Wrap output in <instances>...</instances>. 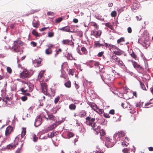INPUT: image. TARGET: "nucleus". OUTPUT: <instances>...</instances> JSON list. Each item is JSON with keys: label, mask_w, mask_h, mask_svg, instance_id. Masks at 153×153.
I'll return each mask as SVG.
<instances>
[{"label": "nucleus", "mask_w": 153, "mask_h": 153, "mask_svg": "<svg viewBox=\"0 0 153 153\" xmlns=\"http://www.w3.org/2000/svg\"><path fill=\"white\" fill-rule=\"evenodd\" d=\"M21 99L22 101L25 102L27 100V97L24 95L21 97Z\"/></svg>", "instance_id": "nucleus-47"}, {"label": "nucleus", "mask_w": 153, "mask_h": 153, "mask_svg": "<svg viewBox=\"0 0 153 153\" xmlns=\"http://www.w3.org/2000/svg\"><path fill=\"white\" fill-rule=\"evenodd\" d=\"M102 112H103V111ZM103 116L105 117V118H108L110 117V116L109 115V114H108L107 113L104 112V111H103Z\"/></svg>", "instance_id": "nucleus-46"}, {"label": "nucleus", "mask_w": 153, "mask_h": 153, "mask_svg": "<svg viewBox=\"0 0 153 153\" xmlns=\"http://www.w3.org/2000/svg\"><path fill=\"white\" fill-rule=\"evenodd\" d=\"M130 55H131V57L133 58L134 59L137 60V55L134 53V52L133 51H132L131 53L130 54Z\"/></svg>", "instance_id": "nucleus-27"}, {"label": "nucleus", "mask_w": 153, "mask_h": 153, "mask_svg": "<svg viewBox=\"0 0 153 153\" xmlns=\"http://www.w3.org/2000/svg\"><path fill=\"white\" fill-rule=\"evenodd\" d=\"M144 62L145 64V69L147 71H148L149 69L147 68H148V63L147 61H146L144 60Z\"/></svg>", "instance_id": "nucleus-42"}, {"label": "nucleus", "mask_w": 153, "mask_h": 153, "mask_svg": "<svg viewBox=\"0 0 153 153\" xmlns=\"http://www.w3.org/2000/svg\"><path fill=\"white\" fill-rule=\"evenodd\" d=\"M39 10L37 9L32 10L30 11V14H33L36 12H38Z\"/></svg>", "instance_id": "nucleus-54"}, {"label": "nucleus", "mask_w": 153, "mask_h": 153, "mask_svg": "<svg viewBox=\"0 0 153 153\" xmlns=\"http://www.w3.org/2000/svg\"><path fill=\"white\" fill-rule=\"evenodd\" d=\"M42 61V59L39 57V59H35V60H33L32 63L33 64L37 63L36 66L34 65L35 67H39V65L41 64V62Z\"/></svg>", "instance_id": "nucleus-7"}, {"label": "nucleus", "mask_w": 153, "mask_h": 153, "mask_svg": "<svg viewBox=\"0 0 153 153\" xmlns=\"http://www.w3.org/2000/svg\"><path fill=\"white\" fill-rule=\"evenodd\" d=\"M134 65H135V68H138L139 67L140 65L137 62H136V63L134 64Z\"/></svg>", "instance_id": "nucleus-64"}, {"label": "nucleus", "mask_w": 153, "mask_h": 153, "mask_svg": "<svg viewBox=\"0 0 153 153\" xmlns=\"http://www.w3.org/2000/svg\"><path fill=\"white\" fill-rule=\"evenodd\" d=\"M21 91L22 93L21 94H22L25 95L27 91V90H24V88L23 87L22 88H20V89L18 91Z\"/></svg>", "instance_id": "nucleus-29"}, {"label": "nucleus", "mask_w": 153, "mask_h": 153, "mask_svg": "<svg viewBox=\"0 0 153 153\" xmlns=\"http://www.w3.org/2000/svg\"><path fill=\"white\" fill-rule=\"evenodd\" d=\"M59 99L60 97L59 96L55 98L54 102L55 104H56L58 102Z\"/></svg>", "instance_id": "nucleus-50"}, {"label": "nucleus", "mask_w": 153, "mask_h": 153, "mask_svg": "<svg viewBox=\"0 0 153 153\" xmlns=\"http://www.w3.org/2000/svg\"><path fill=\"white\" fill-rule=\"evenodd\" d=\"M94 44L95 47H98L99 48L100 47L102 46H104V44H101L100 43V41H95L94 42Z\"/></svg>", "instance_id": "nucleus-13"}, {"label": "nucleus", "mask_w": 153, "mask_h": 153, "mask_svg": "<svg viewBox=\"0 0 153 153\" xmlns=\"http://www.w3.org/2000/svg\"><path fill=\"white\" fill-rule=\"evenodd\" d=\"M47 15L48 16H53L54 15V13L53 12H52L48 11L47 13Z\"/></svg>", "instance_id": "nucleus-56"}, {"label": "nucleus", "mask_w": 153, "mask_h": 153, "mask_svg": "<svg viewBox=\"0 0 153 153\" xmlns=\"http://www.w3.org/2000/svg\"><path fill=\"white\" fill-rule=\"evenodd\" d=\"M125 41V39L124 37H121L119 39H118L117 40V44H119L120 43Z\"/></svg>", "instance_id": "nucleus-33"}, {"label": "nucleus", "mask_w": 153, "mask_h": 153, "mask_svg": "<svg viewBox=\"0 0 153 153\" xmlns=\"http://www.w3.org/2000/svg\"><path fill=\"white\" fill-rule=\"evenodd\" d=\"M52 52V50H49L48 49H46L45 51V53L47 55H49L51 54Z\"/></svg>", "instance_id": "nucleus-26"}, {"label": "nucleus", "mask_w": 153, "mask_h": 153, "mask_svg": "<svg viewBox=\"0 0 153 153\" xmlns=\"http://www.w3.org/2000/svg\"><path fill=\"white\" fill-rule=\"evenodd\" d=\"M9 27H10V28L11 29H14L16 27L15 25L14 24H12L10 25V26H9Z\"/></svg>", "instance_id": "nucleus-59"}, {"label": "nucleus", "mask_w": 153, "mask_h": 153, "mask_svg": "<svg viewBox=\"0 0 153 153\" xmlns=\"http://www.w3.org/2000/svg\"><path fill=\"white\" fill-rule=\"evenodd\" d=\"M32 34L36 37H37L39 35V33L35 29L33 30Z\"/></svg>", "instance_id": "nucleus-25"}, {"label": "nucleus", "mask_w": 153, "mask_h": 153, "mask_svg": "<svg viewBox=\"0 0 153 153\" xmlns=\"http://www.w3.org/2000/svg\"><path fill=\"white\" fill-rule=\"evenodd\" d=\"M64 85L66 87L68 88H70L71 86V83L70 81L69 80H68L64 83Z\"/></svg>", "instance_id": "nucleus-19"}, {"label": "nucleus", "mask_w": 153, "mask_h": 153, "mask_svg": "<svg viewBox=\"0 0 153 153\" xmlns=\"http://www.w3.org/2000/svg\"><path fill=\"white\" fill-rule=\"evenodd\" d=\"M11 145V144H9L8 145H7L6 146L5 148H4V149H3V148H2L1 149V150L2 151L4 150H5L6 149H10V146Z\"/></svg>", "instance_id": "nucleus-43"}, {"label": "nucleus", "mask_w": 153, "mask_h": 153, "mask_svg": "<svg viewBox=\"0 0 153 153\" xmlns=\"http://www.w3.org/2000/svg\"><path fill=\"white\" fill-rule=\"evenodd\" d=\"M51 130V129L49 127H48L46 129L43 130L42 131V133L44 134L45 133H47Z\"/></svg>", "instance_id": "nucleus-28"}, {"label": "nucleus", "mask_w": 153, "mask_h": 153, "mask_svg": "<svg viewBox=\"0 0 153 153\" xmlns=\"http://www.w3.org/2000/svg\"><path fill=\"white\" fill-rule=\"evenodd\" d=\"M125 6L120 7V8H118L117 10L118 11V14L119 15L122 12L124 11V8H125Z\"/></svg>", "instance_id": "nucleus-31"}, {"label": "nucleus", "mask_w": 153, "mask_h": 153, "mask_svg": "<svg viewBox=\"0 0 153 153\" xmlns=\"http://www.w3.org/2000/svg\"><path fill=\"white\" fill-rule=\"evenodd\" d=\"M30 44L32 45L33 47H36L37 45V43L34 41H31L30 42Z\"/></svg>", "instance_id": "nucleus-60"}, {"label": "nucleus", "mask_w": 153, "mask_h": 153, "mask_svg": "<svg viewBox=\"0 0 153 153\" xmlns=\"http://www.w3.org/2000/svg\"><path fill=\"white\" fill-rule=\"evenodd\" d=\"M62 43L63 45H68L71 46L72 47L74 46V42L71 40L67 39H64L62 40Z\"/></svg>", "instance_id": "nucleus-5"}, {"label": "nucleus", "mask_w": 153, "mask_h": 153, "mask_svg": "<svg viewBox=\"0 0 153 153\" xmlns=\"http://www.w3.org/2000/svg\"><path fill=\"white\" fill-rule=\"evenodd\" d=\"M64 17L62 16L60 17H59L57 18H56L55 20V22L56 23H59L64 18Z\"/></svg>", "instance_id": "nucleus-18"}, {"label": "nucleus", "mask_w": 153, "mask_h": 153, "mask_svg": "<svg viewBox=\"0 0 153 153\" xmlns=\"http://www.w3.org/2000/svg\"><path fill=\"white\" fill-rule=\"evenodd\" d=\"M96 148L97 149H99L100 152H99V151H96L95 153H103L102 152L101 150L99 148V146H96Z\"/></svg>", "instance_id": "nucleus-55"}, {"label": "nucleus", "mask_w": 153, "mask_h": 153, "mask_svg": "<svg viewBox=\"0 0 153 153\" xmlns=\"http://www.w3.org/2000/svg\"><path fill=\"white\" fill-rule=\"evenodd\" d=\"M13 49V51L15 52L18 53L20 51V48L17 49L16 47H14Z\"/></svg>", "instance_id": "nucleus-58"}, {"label": "nucleus", "mask_w": 153, "mask_h": 153, "mask_svg": "<svg viewBox=\"0 0 153 153\" xmlns=\"http://www.w3.org/2000/svg\"><path fill=\"white\" fill-rule=\"evenodd\" d=\"M149 36H146V37H144V40H143L142 39L141 40V42L143 43L145 45L144 46L146 48V49H147L148 47L150 45L149 44L148 42H149Z\"/></svg>", "instance_id": "nucleus-4"}, {"label": "nucleus", "mask_w": 153, "mask_h": 153, "mask_svg": "<svg viewBox=\"0 0 153 153\" xmlns=\"http://www.w3.org/2000/svg\"><path fill=\"white\" fill-rule=\"evenodd\" d=\"M130 151L129 149L128 148H124L122 150V152L123 153H128Z\"/></svg>", "instance_id": "nucleus-36"}, {"label": "nucleus", "mask_w": 153, "mask_h": 153, "mask_svg": "<svg viewBox=\"0 0 153 153\" xmlns=\"http://www.w3.org/2000/svg\"><path fill=\"white\" fill-rule=\"evenodd\" d=\"M41 88H43L44 89L46 90V91L48 90V85L45 82L40 83Z\"/></svg>", "instance_id": "nucleus-15"}, {"label": "nucleus", "mask_w": 153, "mask_h": 153, "mask_svg": "<svg viewBox=\"0 0 153 153\" xmlns=\"http://www.w3.org/2000/svg\"><path fill=\"white\" fill-rule=\"evenodd\" d=\"M102 33V31L100 30H98L97 31L94 30L92 32H91V35H94L96 38H97L100 37Z\"/></svg>", "instance_id": "nucleus-3"}, {"label": "nucleus", "mask_w": 153, "mask_h": 153, "mask_svg": "<svg viewBox=\"0 0 153 153\" xmlns=\"http://www.w3.org/2000/svg\"><path fill=\"white\" fill-rule=\"evenodd\" d=\"M69 108L71 110H75L76 108V105L75 104H71L69 105Z\"/></svg>", "instance_id": "nucleus-21"}, {"label": "nucleus", "mask_w": 153, "mask_h": 153, "mask_svg": "<svg viewBox=\"0 0 153 153\" xmlns=\"http://www.w3.org/2000/svg\"><path fill=\"white\" fill-rule=\"evenodd\" d=\"M59 30H61L63 31L69 32L70 29V27L69 26H67L61 28H59Z\"/></svg>", "instance_id": "nucleus-11"}, {"label": "nucleus", "mask_w": 153, "mask_h": 153, "mask_svg": "<svg viewBox=\"0 0 153 153\" xmlns=\"http://www.w3.org/2000/svg\"><path fill=\"white\" fill-rule=\"evenodd\" d=\"M104 51H102L101 52H99L97 54V56L98 57H101L104 54Z\"/></svg>", "instance_id": "nucleus-53"}, {"label": "nucleus", "mask_w": 153, "mask_h": 153, "mask_svg": "<svg viewBox=\"0 0 153 153\" xmlns=\"http://www.w3.org/2000/svg\"><path fill=\"white\" fill-rule=\"evenodd\" d=\"M78 33L80 36V37H82L83 36V32L81 30H79L78 32Z\"/></svg>", "instance_id": "nucleus-57"}, {"label": "nucleus", "mask_w": 153, "mask_h": 153, "mask_svg": "<svg viewBox=\"0 0 153 153\" xmlns=\"http://www.w3.org/2000/svg\"><path fill=\"white\" fill-rule=\"evenodd\" d=\"M38 140V137L35 134H34L33 136V141L34 142H36Z\"/></svg>", "instance_id": "nucleus-51"}, {"label": "nucleus", "mask_w": 153, "mask_h": 153, "mask_svg": "<svg viewBox=\"0 0 153 153\" xmlns=\"http://www.w3.org/2000/svg\"><path fill=\"white\" fill-rule=\"evenodd\" d=\"M7 72L9 74H11L12 73V70L11 68L9 67H7Z\"/></svg>", "instance_id": "nucleus-44"}, {"label": "nucleus", "mask_w": 153, "mask_h": 153, "mask_svg": "<svg viewBox=\"0 0 153 153\" xmlns=\"http://www.w3.org/2000/svg\"><path fill=\"white\" fill-rule=\"evenodd\" d=\"M19 39V38H18L17 40L14 41L11 49H13L14 47H16L17 49L20 48V47L23 45L24 42L20 40Z\"/></svg>", "instance_id": "nucleus-1"}, {"label": "nucleus", "mask_w": 153, "mask_h": 153, "mask_svg": "<svg viewBox=\"0 0 153 153\" xmlns=\"http://www.w3.org/2000/svg\"><path fill=\"white\" fill-rule=\"evenodd\" d=\"M64 63L65 64L66 66H67L68 65L67 63V62H65L64 63H63L61 65V72L63 76H65V74H66L65 72L62 70V67L63 64Z\"/></svg>", "instance_id": "nucleus-17"}, {"label": "nucleus", "mask_w": 153, "mask_h": 153, "mask_svg": "<svg viewBox=\"0 0 153 153\" xmlns=\"http://www.w3.org/2000/svg\"><path fill=\"white\" fill-rule=\"evenodd\" d=\"M13 127L11 125H9L7 126L5 130V135L7 136V134H10L13 131Z\"/></svg>", "instance_id": "nucleus-6"}, {"label": "nucleus", "mask_w": 153, "mask_h": 153, "mask_svg": "<svg viewBox=\"0 0 153 153\" xmlns=\"http://www.w3.org/2000/svg\"><path fill=\"white\" fill-rule=\"evenodd\" d=\"M74 71L73 69H69V71L68 72V74L69 75L71 74L72 76L74 75Z\"/></svg>", "instance_id": "nucleus-48"}, {"label": "nucleus", "mask_w": 153, "mask_h": 153, "mask_svg": "<svg viewBox=\"0 0 153 153\" xmlns=\"http://www.w3.org/2000/svg\"><path fill=\"white\" fill-rule=\"evenodd\" d=\"M96 19L98 20L103 21L104 20V19L103 18L102 19L100 18L99 16H95Z\"/></svg>", "instance_id": "nucleus-63"}, {"label": "nucleus", "mask_w": 153, "mask_h": 153, "mask_svg": "<svg viewBox=\"0 0 153 153\" xmlns=\"http://www.w3.org/2000/svg\"><path fill=\"white\" fill-rule=\"evenodd\" d=\"M39 22L38 21H36L35 22H34L33 21L32 22V24L33 27L37 28L38 27L37 26L39 25Z\"/></svg>", "instance_id": "nucleus-23"}, {"label": "nucleus", "mask_w": 153, "mask_h": 153, "mask_svg": "<svg viewBox=\"0 0 153 153\" xmlns=\"http://www.w3.org/2000/svg\"><path fill=\"white\" fill-rule=\"evenodd\" d=\"M132 94H133V96H132V97H129L128 99V100L129 99L133 98L134 96L135 97H137V92H136V91H134L133 92Z\"/></svg>", "instance_id": "nucleus-49"}, {"label": "nucleus", "mask_w": 153, "mask_h": 153, "mask_svg": "<svg viewBox=\"0 0 153 153\" xmlns=\"http://www.w3.org/2000/svg\"><path fill=\"white\" fill-rule=\"evenodd\" d=\"M121 51H120L118 50L115 51H114V53L117 56L121 55L123 54V53H124V51L121 50Z\"/></svg>", "instance_id": "nucleus-14"}, {"label": "nucleus", "mask_w": 153, "mask_h": 153, "mask_svg": "<svg viewBox=\"0 0 153 153\" xmlns=\"http://www.w3.org/2000/svg\"><path fill=\"white\" fill-rule=\"evenodd\" d=\"M30 71L32 72V73H31L29 71L26 70V71H25V77L27 78L30 77L33 75L34 73V71H33V70L32 69H30Z\"/></svg>", "instance_id": "nucleus-8"}, {"label": "nucleus", "mask_w": 153, "mask_h": 153, "mask_svg": "<svg viewBox=\"0 0 153 153\" xmlns=\"http://www.w3.org/2000/svg\"><path fill=\"white\" fill-rule=\"evenodd\" d=\"M74 134L73 133L68 131L67 134V137H66L67 139H69L70 138L73 137Z\"/></svg>", "instance_id": "nucleus-22"}, {"label": "nucleus", "mask_w": 153, "mask_h": 153, "mask_svg": "<svg viewBox=\"0 0 153 153\" xmlns=\"http://www.w3.org/2000/svg\"><path fill=\"white\" fill-rule=\"evenodd\" d=\"M117 14V13L115 10L113 11L111 13V15L112 17H115Z\"/></svg>", "instance_id": "nucleus-39"}, {"label": "nucleus", "mask_w": 153, "mask_h": 153, "mask_svg": "<svg viewBox=\"0 0 153 153\" xmlns=\"http://www.w3.org/2000/svg\"><path fill=\"white\" fill-rule=\"evenodd\" d=\"M53 132H50V134H49V133H48V137L49 138H52L53 137H54L53 134Z\"/></svg>", "instance_id": "nucleus-52"}, {"label": "nucleus", "mask_w": 153, "mask_h": 153, "mask_svg": "<svg viewBox=\"0 0 153 153\" xmlns=\"http://www.w3.org/2000/svg\"><path fill=\"white\" fill-rule=\"evenodd\" d=\"M54 33L53 32H48V36L51 38L54 36Z\"/></svg>", "instance_id": "nucleus-38"}, {"label": "nucleus", "mask_w": 153, "mask_h": 153, "mask_svg": "<svg viewBox=\"0 0 153 153\" xmlns=\"http://www.w3.org/2000/svg\"><path fill=\"white\" fill-rule=\"evenodd\" d=\"M118 138H120V137H123L125 135V133H124L123 131H118Z\"/></svg>", "instance_id": "nucleus-20"}, {"label": "nucleus", "mask_w": 153, "mask_h": 153, "mask_svg": "<svg viewBox=\"0 0 153 153\" xmlns=\"http://www.w3.org/2000/svg\"><path fill=\"white\" fill-rule=\"evenodd\" d=\"M116 142H113L109 143H107L106 142H105V145L107 147V148H111L116 143Z\"/></svg>", "instance_id": "nucleus-12"}, {"label": "nucleus", "mask_w": 153, "mask_h": 153, "mask_svg": "<svg viewBox=\"0 0 153 153\" xmlns=\"http://www.w3.org/2000/svg\"><path fill=\"white\" fill-rule=\"evenodd\" d=\"M140 85L141 88L144 91H147V89L145 87V85L142 82H140Z\"/></svg>", "instance_id": "nucleus-32"}, {"label": "nucleus", "mask_w": 153, "mask_h": 153, "mask_svg": "<svg viewBox=\"0 0 153 153\" xmlns=\"http://www.w3.org/2000/svg\"><path fill=\"white\" fill-rule=\"evenodd\" d=\"M61 108V106L58 105H57L56 107L54 108H53L52 109H51V111H53V110L54 108L56 109L55 111H53L52 114H55L56 113L57 111H58L59 109H60Z\"/></svg>", "instance_id": "nucleus-16"}, {"label": "nucleus", "mask_w": 153, "mask_h": 153, "mask_svg": "<svg viewBox=\"0 0 153 153\" xmlns=\"http://www.w3.org/2000/svg\"><path fill=\"white\" fill-rule=\"evenodd\" d=\"M42 114H40L39 115L37 116L35 119L34 126L36 127H38L42 123V118H40Z\"/></svg>", "instance_id": "nucleus-2"}, {"label": "nucleus", "mask_w": 153, "mask_h": 153, "mask_svg": "<svg viewBox=\"0 0 153 153\" xmlns=\"http://www.w3.org/2000/svg\"><path fill=\"white\" fill-rule=\"evenodd\" d=\"M59 125V123H58L56 120L55 122L51 125L49 127L51 130L54 129L58 126Z\"/></svg>", "instance_id": "nucleus-10"}, {"label": "nucleus", "mask_w": 153, "mask_h": 153, "mask_svg": "<svg viewBox=\"0 0 153 153\" xmlns=\"http://www.w3.org/2000/svg\"><path fill=\"white\" fill-rule=\"evenodd\" d=\"M49 27H43L41 28H39V30L40 31H44V30H45L46 29H47Z\"/></svg>", "instance_id": "nucleus-62"}, {"label": "nucleus", "mask_w": 153, "mask_h": 153, "mask_svg": "<svg viewBox=\"0 0 153 153\" xmlns=\"http://www.w3.org/2000/svg\"><path fill=\"white\" fill-rule=\"evenodd\" d=\"M115 111L114 109H112L109 111V114H111V115H114V114Z\"/></svg>", "instance_id": "nucleus-61"}, {"label": "nucleus", "mask_w": 153, "mask_h": 153, "mask_svg": "<svg viewBox=\"0 0 153 153\" xmlns=\"http://www.w3.org/2000/svg\"><path fill=\"white\" fill-rule=\"evenodd\" d=\"M117 64L121 66H125V65L123 63V61L120 59H119L118 60H117Z\"/></svg>", "instance_id": "nucleus-34"}, {"label": "nucleus", "mask_w": 153, "mask_h": 153, "mask_svg": "<svg viewBox=\"0 0 153 153\" xmlns=\"http://www.w3.org/2000/svg\"><path fill=\"white\" fill-rule=\"evenodd\" d=\"M80 117H85L86 114V112L85 110H82L80 112Z\"/></svg>", "instance_id": "nucleus-30"}, {"label": "nucleus", "mask_w": 153, "mask_h": 153, "mask_svg": "<svg viewBox=\"0 0 153 153\" xmlns=\"http://www.w3.org/2000/svg\"><path fill=\"white\" fill-rule=\"evenodd\" d=\"M143 103V102H139V103H137L135 105V106L137 107H141L142 106Z\"/></svg>", "instance_id": "nucleus-41"}, {"label": "nucleus", "mask_w": 153, "mask_h": 153, "mask_svg": "<svg viewBox=\"0 0 153 153\" xmlns=\"http://www.w3.org/2000/svg\"><path fill=\"white\" fill-rule=\"evenodd\" d=\"M93 107H95L96 108V109H99V111L100 112L101 114L102 113V111H103V110L99 108L97 106V105L95 103L93 102V104L92 105V108L94 110V111H95L98 113V112L96 110V109L93 108Z\"/></svg>", "instance_id": "nucleus-9"}, {"label": "nucleus", "mask_w": 153, "mask_h": 153, "mask_svg": "<svg viewBox=\"0 0 153 153\" xmlns=\"http://www.w3.org/2000/svg\"><path fill=\"white\" fill-rule=\"evenodd\" d=\"M92 24H91V25L94 27L95 30H97L99 28V26L97 25V24L94 22H91Z\"/></svg>", "instance_id": "nucleus-24"}, {"label": "nucleus", "mask_w": 153, "mask_h": 153, "mask_svg": "<svg viewBox=\"0 0 153 153\" xmlns=\"http://www.w3.org/2000/svg\"><path fill=\"white\" fill-rule=\"evenodd\" d=\"M81 50L82 52H83L84 54H86L87 53V51L86 48L84 47H82Z\"/></svg>", "instance_id": "nucleus-35"}, {"label": "nucleus", "mask_w": 153, "mask_h": 153, "mask_svg": "<svg viewBox=\"0 0 153 153\" xmlns=\"http://www.w3.org/2000/svg\"><path fill=\"white\" fill-rule=\"evenodd\" d=\"M53 114H49V120H55L54 118H55V117L53 115Z\"/></svg>", "instance_id": "nucleus-37"}, {"label": "nucleus", "mask_w": 153, "mask_h": 153, "mask_svg": "<svg viewBox=\"0 0 153 153\" xmlns=\"http://www.w3.org/2000/svg\"><path fill=\"white\" fill-rule=\"evenodd\" d=\"M65 56L67 58V59L68 60H71V59L70 58V56H72V55L71 53H68L67 56L66 55H65Z\"/></svg>", "instance_id": "nucleus-45"}, {"label": "nucleus", "mask_w": 153, "mask_h": 153, "mask_svg": "<svg viewBox=\"0 0 153 153\" xmlns=\"http://www.w3.org/2000/svg\"><path fill=\"white\" fill-rule=\"evenodd\" d=\"M26 129H25V130H23L22 131V133L21 134V139H22L25 136V134H26Z\"/></svg>", "instance_id": "nucleus-40"}]
</instances>
